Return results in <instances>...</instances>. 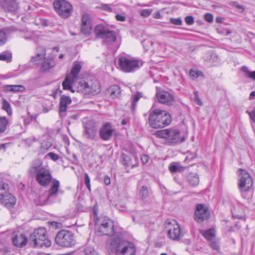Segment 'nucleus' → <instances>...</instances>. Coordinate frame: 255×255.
Listing matches in <instances>:
<instances>
[{
  "mask_svg": "<svg viewBox=\"0 0 255 255\" xmlns=\"http://www.w3.org/2000/svg\"><path fill=\"white\" fill-rule=\"evenodd\" d=\"M42 161L36 159L33 161L29 169L31 174H35L36 181L42 186H47L51 182L52 176L49 168L42 166Z\"/></svg>",
  "mask_w": 255,
  "mask_h": 255,
  "instance_id": "obj_1",
  "label": "nucleus"
},
{
  "mask_svg": "<svg viewBox=\"0 0 255 255\" xmlns=\"http://www.w3.org/2000/svg\"><path fill=\"white\" fill-rule=\"evenodd\" d=\"M108 247L115 251L116 255H134L135 247L132 243L124 240L121 236L117 238H113Z\"/></svg>",
  "mask_w": 255,
  "mask_h": 255,
  "instance_id": "obj_2",
  "label": "nucleus"
},
{
  "mask_svg": "<svg viewBox=\"0 0 255 255\" xmlns=\"http://www.w3.org/2000/svg\"><path fill=\"white\" fill-rule=\"evenodd\" d=\"M171 122V117L166 111L155 109L152 111L148 117V123L154 128H162L169 125Z\"/></svg>",
  "mask_w": 255,
  "mask_h": 255,
  "instance_id": "obj_3",
  "label": "nucleus"
},
{
  "mask_svg": "<svg viewBox=\"0 0 255 255\" xmlns=\"http://www.w3.org/2000/svg\"><path fill=\"white\" fill-rule=\"evenodd\" d=\"M98 232L103 236H110V239L107 241V246L113 241V238H117L121 236L115 230L113 221L110 218L104 217L100 219L96 223Z\"/></svg>",
  "mask_w": 255,
  "mask_h": 255,
  "instance_id": "obj_4",
  "label": "nucleus"
},
{
  "mask_svg": "<svg viewBox=\"0 0 255 255\" xmlns=\"http://www.w3.org/2000/svg\"><path fill=\"white\" fill-rule=\"evenodd\" d=\"M30 243L35 248H48L51 242L47 236L45 228H39L34 231L29 238Z\"/></svg>",
  "mask_w": 255,
  "mask_h": 255,
  "instance_id": "obj_5",
  "label": "nucleus"
},
{
  "mask_svg": "<svg viewBox=\"0 0 255 255\" xmlns=\"http://www.w3.org/2000/svg\"><path fill=\"white\" fill-rule=\"evenodd\" d=\"M82 68L81 62L75 61L73 63V67L69 74H68L65 80L62 82V87L64 90H69L74 93L75 90L73 89L74 83L78 78V75Z\"/></svg>",
  "mask_w": 255,
  "mask_h": 255,
  "instance_id": "obj_6",
  "label": "nucleus"
},
{
  "mask_svg": "<svg viewBox=\"0 0 255 255\" xmlns=\"http://www.w3.org/2000/svg\"><path fill=\"white\" fill-rule=\"evenodd\" d=\"M165 225V229L167 231V236L171 240H179L186 233L184 230L180 228L179 225L174 220H167Z\"/></svg>",
  "mask_w": 255,
  "mask_h": 255,
  "instance_id": "obj_7",
  "label": "nucleus"
},
{
  "mask_svg": "<svg viewBox=\"0 0 255 255\" xmlns=\"http://www.w3.org/2000/svg\"><path fill=\"white\" fill-rule=\"evenodd\" d=\"M77 91L84 94L96 95L101 91L100 83L95 78L87 82H80L77 88Z\"/></svg>",
  "mask_w": 255,
  "mask_h": 255,
  "instance_id": "obj_8",
  "label": "nucleus"
},
{
  "mask_svg": "<svg viewBox=\"0 0 255 255\" xmlns=\"http://www.w3.org/2000/svg\"><path fill=\"white\" fill-rule=\"evenodd\" d=\"M154 135L158 137L164 138L169 144L178 143L180 140L179 130L174 128H167L155 132Z\"/></svg>",
  "mask_w": 255,
  "mask_h": 255,
  "instance_id": "obj_9",
  "label": "nucleus"
},
{
  "mask_svg": "<svg viewBox=\"0 0 255 255\" xmlns=\"http://www.w3.org/2000/svg\"><path fill=\"white\" fill-rule=\"evenodd\" d=\"M118 64L121 69L125 72H132L142 65V62L133 58H128L120 56L118 59Z\"/></svg>",
  "mask_w": 255,
  "mask_h": 255,
  "instance_id": "obj_10",
  "label": "nucleus"
},
{
  "mask_svg": "<svg viewBox=\"0 0 255 255\" xmlns=\"http://www.w3.org/2000/svg\"><path fill=\"white\" fill-rule=\"evenodd\" d=\"M56 243L61 247H71L75 245L73 234L66 230H61L58 232L55 237Z\"/></svg>",
  "mask_w": 255,
  "mask_h": 255,
  "instance_id": "obj_11",
  "label": "nucleus"
},
{
  "mask_svg": "<svg viewBox=\"0 0 255 255\" xmlns=\"http://www.w3.org/2000/svg\"><path fill=\"white\" fill-rule=\"evenodd\" d=\"M96 36L103 39L104 41L110 44L115 42L117 38L116 32L109 29L102 24L97 25L94 29Z\"/></svg>",
  "mask_w": 255,
  "mask_h": 255,
  "instance_id": "obj_12",
  "label": "nucleus"
},
{
  "mask_svg": "<svg viewBox=\"0 0 255 255\" xmlns=\"http://www.w3.org/2000/svg\"><path fill=\"white\" fill-rule=\"evenodd\" d=\"M239 172L240 176L238 183L239 187L242 192H247L253 186V178L250 174L245 170L240 169Z\"/></svg>",
  "mask_w": 255,
  "mask_h": 255,
  "instance_id": "obj_13",
  "label": "nucleus"
},
{
  "mask_svg": "<svg viewBox=\"0 0 255 255\" xmlns=\"http://www.w3.org/2000/svg\"><path fill=\"white\" fill-rule=\"evenodd\" d=\"M53 6L56 12L62 18H68L71 13L72 6L65 0H57L53 3Z\"/></svg>",
  "mask_w": 255,
  "mask_h": 255,
  "instance_id": "obj_14",
  "label": "nucleus"
},
{
  "mask_svg": "<svg viewBox=\"0 0 255 255\" xmlns=\"http://www.w3.org/2000/svg\"><path fill=\"white\" fill-rule=\"evenodd\" d=\"M210 217V212L207 208L203 204H198L196 206V209L194 214V219L198 223L208 220Z\"/></svg>",
  "mask_w": 255,
  "mask_h": 255,
  "instance_id": "obj_15",
  "label": "nucleus"
},
{
  "mask_svg": "<svg viewBox=\"0 0 255 255\" xmlns=\"http://www.w3.org/2000/svg\"><path fill=\"white\" fill-rule=\"evenodd\" d=\"M84 135L88 139H93L95 138L97 127L93 121H89L84 124Z\"/></svg>",
  "mask_w": 255,
  "mask_h": 255,
  "instance_id": "obj_16",
  "label": "nucleus"
},
{
  "mask_svg": "<svg viewBox=\"0 0 255 255\" xmlns=\"http://www.w3.org/2000/svg\"><path fill=\"white\" fill-rule=\"evenodd\" d=\"M0 202L7 208L14 207L16 203L15 198L9 193H0Z\"/></svg>",
  "mask_w": 255,
  "mask_h": 255,
  "instance_id": "obj_17",
  "label": "nucleus"
},
{
  "mask_svg": "<svg viewBox=\"0 0 255 255\" xmlns=\"http://www.w3.org/2000/svg\"><path fill=\"white\" fill-rule=\"evenodd\" d=\"M156 97L159 102L166 105H171L174 102L172 95L166 91H163L157 93Z\"/></svg>",
  "mask_w": 255,
  "mask_h": 255,
  "instance_id": "obj_18",
  "label": "nucleus"
},
{
  "mask_svg": "<svg viewBox=\"0 0 255 255\" xmlns=\"http://www.w3.org/2000/svg\"><path fill=\"white\" fill-rule=\"evenodd\" d=\"M92 23L90 15L87 13L83 14L81 19V30L86 35L89 34L92 30Z\"/></svg>",
  "mask_w": 255,
  "mask_h": 255,
  "instance_id": "obj_19",
  "label": "nucleus"
},
{
  "mask_svg": "<svg viewBox=\"0 0 255 255\" xmlns=\"http://www.w3.org/2000/svg\"><path fill=\"white\" fill-rule=\"evenodd\" d=\"M45 55V48L42 46H38L36 49L35 55L31 57L30 61L34 64H40L44 60Z\"/></svg>",
  "mask_w": 255,
  "mask_h": 255,
  "instance_id": "obj_20",
  "label": "nucleus"
},
{
  "mask_svg": "<svg viewBox=\"0 0 255 255\" xmlns=\"http://www.w3.org/2000/svg\"><path fill=\"white\" fill-rule=\"evenodd\" d=\"M72 102L71 99L69 96L62 95L60 98L59 112V116L63 118L66 115V112L67 110V106Z\"/></svg>",
  "mask_w": 255,
  "mask_h": 255,
  "instance_id": "obj_21",
  "label": "nucleus"
},
{
  "mask_svg": "<svg viewBox=\"0 0 255 255\" xmlns=\"http://www.w3.org/2000/svg\"><path fill=\"white\" fill-rule=\"evenodd\" d=\"M114 130L110 123L104 124L100 130V135L104 140H108L111 138Z\"/></svg>",
  "mask_w": 255,
  "mask_h": 255,
  "instance_id": "obj_22",
  "label": "nucleus"
},
{
  "mask_svg": "<svg viewBox=\"0 0 255 255\" xmlns=\"http://www.w3.org/2000/svg\"><path fill=\"white\" fill-rule=\"evenodd\" d=\"M12 241L14 246L21 248L26 244L27 239L24 234L14 233L12 237Z\"/></svg>",
  "mask_w": 255,
  "mask_h": 255,
  "instance_id": "obj_23",
  "label": "nucleus"
},
{
  "mask_svg": "<svg viewBox=\"0 0 255 255\" xmlns=\"http://www.w3.org/2000/svg\"><path fill=\"white\" fill-rule=\"evenodd\" d=\"M0 5L5 11H14L18 8V4L14 0H4Z\"/></svg>",
  "mask_w": 255,
  "mask_h": 255,
  "instance_id": "obj_24",
  "label": "nucleus"
},
{
  "mask_svg": "<svg viewBox=\"0 0 255 255\" xmlns=\"http://www.w3.org/2000/svg\"><path fill=\"white\" fill-rule=\"evenodd\" d=\"M60 186L59 181L57 180H53L52 182V185L48 190V195L47 199H49L51 197L55 196L59 190Z\"/></svg>",
  "mask_w": 255,
  "mask_h": 255,
  "instance_id": "obj_25",
  "label": "nucleus"
},
{
  "mask_svg": "<svg viewBox=\"0 0 255 255\" xmlns=\"http://www.w3.org/2000/svg\"><path fill=\"white\" fill-rule=\"evenodd\" d=\"M3 89L6 92H22L25 90L24 87L20 85H6L3 86Z\"/></svg>",
  "mask_w": 255,
  "mask_h": 255,
  "instance_id": "obj_26",
  "label": "nucleus"
},
{
  "mask_svg": "<svg viewBox=\"0 0 255 255\" xmlns=\"http://www.w3.org/2000/svg\"><path fill=\"white\" fill-rule=\"evenodd\" d=\"M108 92L113 98H115L120 95L121 90L118 85H113L109 88Z\"/></svg>",
  "mask_w": 255,
  "mask_h": 255,
  "instance_id": "obj_27",
  "label": "nucleus"
},
{
  "mask_svg": "<svg viewBox=\"0 0 255 255\" xmlns=\"http://www.w3.org/2000/svg\"><path fill=\"white\" fill-rule=\"evenodd\" d=\"M204 237L209 242L213 241L215 238L216 231L214 228L207 230L203 234Z\"/></svg>",
  "mask_w": 255,
  "mask_h": 255,
  "instance_id": "obj_28",
  "label": "nucleus"
},
{
  "mask_svg": "<svg viewBox=\"0 0 255 255\" xmlns=\"http://www.w3.org/2000/svg\"><path fill=\"white\" fill-rule=\"evenodd\" d=\"M43 61H44V62L42 63L41 66V69L43 71L48 70L54 66V63L53 61L51 59H46L44 57V59Z\"/></svg>",
  "mask_w": 255,
  "mask_h": 255,
  "instance_id": "obj_29",
  "label": "nucleus"
},
{
  "mask_svg": "<svg viewBox=\"0 0 255 255\" xmlns=\"http://www.w3.org/2000/svg\"><path fill=\"white\" fill-rule=\"evenodd\" d=\"M184 168L178 163L172 162L169 166V169L171 172L175 173L180 172L183 170Z\"/></svg>",
  "mask_w": 255,
  "mask_h": 255,
  "instance_id": "obj_30",
  "label": "nucleus"
},
{
  "mask_svg": "<svg viewBox=\"0 0 255 255\" xmlns=\"http://www.w3.org/2000/svg\"><path fill=\"white\" fill-rule=\"evenodd\" d=\"M139 195L142 200L147 199L149 195L148 189L146 186H142L139 190Z\"/></svg>",
  "mask_w": 255,
  "mask_h": 255,
  "instance_id": "obj_31",
  "label": "nucleus"
},
{
  "mask_svg": "<svg viewBox=\"0 0 255 255\" xmlns=\"http://www.w3.org/2000/svg\"><path fill=\"white\" fill-rule=\"evenodd\" d=\"M241 70L244 72L246 77L255 81V71H250L246 66H243Z\"/></svg>",
  "mask_w": 255,
  "mask_h": 255,
  "instance_id": "obj_32",
  "label": "nucleus"
},
{
  "mask_svg": "<svg viewBox=\"0 0 255 255\" xmlns=\"http://www.w3.org/2000/svg\"><path fill=\"white\" fill-rule=\"evenodd\" d=\"M2 108L3 110L7 112L8 115L11 116L12 115V112L10 104L7 100L3 99Z\"/></svg>",
  "mask_w": 255,
  "mask_h": 255,
  "instance_id": "obj_33",
  "label": "nucleus"
},
{
  "mask_svg": "<svg viewBox=\"0 0 255 255\" xmlns=\"http://www.w3.org/2000/svg\"><path fill=\"white\" fill-rule=\"evenodd\" d=\"M11 57L10 53L4 52L0 54V60L9 62L11 61Z\"/></svg>",
  "mask_w": 255,
  "mask_h": 255,
  "instance_id": "obj_34",
  "label": "nucleus"
},
{
  "mask_svg": "<svg viewBox=\"0 0 255 255\" xmlns=\"http://www.w3.org/2000/svg\"><path fill=\"white\" fill-rule=\"evenodd\" d=\"M7 124V120L5 117L0 118V133L4 131Z\"/></svg>",
  "mask_w": 255,
  "mask_h": 255,
  "instance_id": "obj_35",
  "label": "nucleus"
},
{
  "mask_svg": "<svg viewBox=\"0 0 255 255\" xmlns=\"http://www.w3.org/2000/svg\"><path fill=\"white\" fill-rule=\"evenodd\" d=\"M123 163L127 166H131V167H134V164L131 163L130 158L127 155H123Z\"/></svg>",
  "mask_w": 255,
  "mask_h": 255,
  "instance_id": "obj_36",
  "label": "nucleus"
},
{
  "mask_svg": "<svg viewBox=\"0 0 255 255\" xmlns=\"http://www.w3.org/2000/svg\"><path fill=\"white\" fill-rule=\"evenodd\" d=\"M199 77H204L203 72L197 69H192V79H196Z\"/></svg>",
  "mask_w": 255,
  "mask_h": 255,
  "instance_id": "obj_37",
  "label": "nucleus"
},
{
  "mask_svg": "<svg viewBox=\"0 0 255 255\" xmlns=\"http://www.w3.org/2000/svg\"><path fill=\"white\" fill-rule=\"evenodd\" d=\"M7 38L5 32L0 29V46L3 45L6 41Z\"/></svg>",
  "mask_w": 255,
  "mask_h": 255,
  "instance_id": "obj_38",
  "label": "nucleus"
},
{
  "mask_svg": "<svg viewBox=\"0 0 255 255\" xmlns=\"http://www.w3.org/2000/svg\"><path fill=\"white\" fill-rule=\"evenodd\" d=\"M141 94L139 93H137L133 97L132 101V107L134 109L136 107V103L141 98Z\"/></svg>",
  "mask_w": 255,
  "mask_h": 255,
  "instance_id": "obj_39",
  "label": "nucleus"
},
{
  "mask_svg": "<svg viewBox=\"0 0 255 255\" xmlns=\"http://www.w3.org/2000/svg\"><path fill=\"white\" fill-rule=\"evenodd\" d=\"M85 255H98L95 250L90 247H87L85 249Z\"/></svg>",
  "mask_w": 255,
  "mask_h": 255,
  "instance_id": "obj_40",
  "label": "nucleus"
},
{
  "mask_svg": "<svg viewBox=\"0 0 255 255\" xmlns=\"http://www.w3.org/2000/svg\"><path fill=\"white\" fill-rule=\"evenodd\" d=\"M194 101L195 103L197 104L198 106H201L203 105V102H202L201 100L200 99L198 92L196 91L194 92Z\"/></svg>",
  "mask_w": 255,
  "mask_h": 255,
  "instance_id": "obj_41",
  "label": "nucleus"
},
{
  "mask_svg": "<svg viewBox=\"0 0 255 255\" xmlns=\"http://www.w3.org/2000/svg\"><path fill=\"white\" fill-rule=\"evenodd\" d=\"M170 22L174 24V25H181L182 23V20L181 19V18L180 17H178V18H171L170 19Z\"/></svg>",
  "mask_w": 255,
  "mask_h": 255,
  "instance_id": "obj_42",
  "label": "nucleus"
},
{
  "mask_svg": "<svg viewBox=\"0 0 255 255\" xmlns=\"http://www.w3.org/2000/svg\"><path fill=\"white\" fill-rule=\"evenodd\" d=\"M199 176L197 174H194L192 176V186H196L199 183Z\"/></svg>",
  "mask_w": 255,
  "mask_h": 255,
  "instance_id": "obj_43",
  "label": "nucleus"
},
{
  "mask_svg": "<svg viewBox=\"0 0 255 255\" xmlns=\"http://www.w3.org/2000/svg\"><path fill=\"white\" fill-rule=\"evenodd\" d=\"M85 183L89 191H91L90 179L87 173L85 174Z\"/></svg>",
  "mask_w": 255,
  "mask_h": 255,
  "instance_id": "obj_44",
  "label": "nucleus"
},
{
  "mask_svg": "<svg viewBox=\"0 0 255 255\" xmlns=\"http://www.w3.org/2000/svg\"><path fill=\"white\" fill-rule=\"evenodd\" d=\"M204 18L207 22L211 23L213 20V15L210 13H206L204 15Z\"/></svg>",
  "mask_w": 255,
  "mask_h": 255,
  "instance_id": "obj_45",
  "label": "nucleus"
},
{
  "mask_svg": "<svg viewBox=\"0 0 255 255\" xmlns=\"http://www.w3.org/2000/svg\"><path fill=\"white\" fill-rule=\"evenodd\" d=\"M151 12V10L150 9H142L140 11V14L143 17L148 16Z\"/></svg>",
  "mask_w": 255,
  "mask_h": 255,
  "instance_id": "obj_46",
  "label": "nucleus"
},
{
  "mask_svg": "<svg viewBox=\"0 0 255 255\" xmlns=\"http://www.w3.org/2000/svg\"><path fill=\"white\" fill-rule=\"evenodd\" d=\"M47 156H49L50 157V158L53 160V161H57L59 159V156L57 154L53 153V152H49L47 154Z\"/></svg>",
  "mask_w": 255,
  "mask_h": 255,
  "instance_id": "obj_47",
  "label": "nucleus"
},
{
  "mask_svg": "<svg viewBox=\"0 0 255 255\" xmlns=\"http://www.w3.org/2000/svg\"><path fill=\"white\" fill-rule=\"evenodd\" d=\"M210 246L214 250L219 251V247L218 244L216 242H210Z\"/></svg>",
  "mask_w": 255,
  "mask_h": 255,
  "instance_id": "obj_48",
  "label": "nucleus"
},
{
  "mask_svg": "<svg viewBox=\"0 0 255 255\" xmlns=\"http://www.w3.org/2000/svg\"><path fill=\"white\" fill-rule=\"evenodd\" d=\"M101 8L106 11L110 12L112 11V8L108 4H103L101 6Z\"/></svg>",
  "mask_w": 255,
  "mask_h": 255,
  "instance_id": "obj_49",
  "label": "nucleus"
},
{
  "mask_svg": "<svg viewBox=\"0 0 255 255\" xmlns=\"http://www.w3.org/2000/svg\"><path fill=\"white\" fill-rule=\"evenodd\" d=\"M8 188V185L3 182L0 183V191H4Z\"/></svg>",
  "mask_w": 255,
  "mask_h": 255,
  "instance_id": "obj_50",
  "label": "nucleus"
},
{
  "mask_svg": "<svg viewBox=\"0 0 255 255\" xmlns=\"http://www.w3.org/2000/svg\"><path fill=\"white\" fill-rule=\"evenodd\" d=\"M149 158L148 156L146 155L143 154L141 156V160L142 162L144 164L146 163L148 161Z\"/></svg>",
  "mask_w": 255,
  "mask_h": 255,
  "instance_id": "obj_51",
  "label": "nucleus"
},
{
  "mask_svg": "<svg viewBox=\"0 0 255 255\" xmlns=\"http://www.w3.org/2000/svg\"><path fill=\"white\" fill-rule=\"evenodd\" d=\"M116 18L117 20L120 21H124L126 19L125 17L121 14H117L116 15Z\"/></svg>",
  "mask_w": 255,
  "mask_h": 255,
  "instance_id": "obj_52",
  "label": "nucleus"
},
{
  "mask_svg": "<svg viewBox=\"0 0 255 255\" xmlns=\"http://www.w3.org/2000/svg\"><path fill=\"white\" fill-rule=\"evenodd\" d=\"M104 182L105 185H109L111 183L110 178L108 176H105L104 178Z\"/></svg>",
  "mask_w": 255,
  "mask_h": 255,
  "instance_id": "obj_53",
  "label": "nucleus"
},
{
  "mask_svg": "<svg viewBox=\"0 0 255 255\" xmlns=\"http://www.w3.org/2000/svg\"><path fill=\"white\" fill-rule=\"evenodd\" d=\"M248 113L250 116L251 119L254 123H255V109L253 111Z\"/></svg>",
  "mask_w": 255,
  "mask_h": 255,
  "instance_id": "obj_54",
  "label": "nucleus"
},
{
  "mask_svg": "<svg viewBox=\"0 0 255 255\" xmlns=\"http://www.w3.org/2000/svg\"><path fill=\"white\" fill-rule=\"evenodd\" d=\"M185 20L188 25L191 24V16H187L185 17Z\"/></svg>",
  "mask_w": 255,
  "mask_h": 255,
  "instance_id": "obj_55",
  "label": "nucleus"
},
{
  "mask_svg": "<svg viewBox=\"0 0 255 255\" xmlns=\"http://www.w3.org/2000/svg\"><path fill=\"white\" fill-rule=\"evenodd\" d=\"M153 18L158 19L161 18V15L159 12H156L153 14Z\"/></svg>",
  "mask_w": 255,
  "mask_h": 255,
  "instance_id": "obj_56",
  "label": "nucleus"
},
{
  "mask_svg": "<svg viewBox=\"0 0 255 255\" xmlns=\"http://www.w3.org/2000/svg\"><path fill=\"white\" fill-rule=\"evenodd\" d=\"M224 18L222 17L218 16L216 18V21L217 23H222L223 21Z\"/></svg>",
  "mask_w": 255,
  "mask_h": 255,
  "instance_id": "obj_57",
  "label": "nucleus"
},
{
  "mask_svg": "<svg viewBox=\"0 0 255 255\" xmlns=\"http://www.w3.org/2000/svg\"><path fill=\"white\" fill-rule=\"evenodd\" d=\"M7 144V143L2 144L1 145H0V150H2L3 151H4L6 148V146Z\"/></svg>",
  "mask_w": 255,
  "mask_h": 255,
  "instance_id": "obj_58",
  "label": "nucleus"
},
{
  "mask_svg": "<svg viewBox=\"0 0 255 255\" xmlns=\"http://www.w3.org/2000/svg\"><path fill=\"white\" fill-rule=\"evenodd\" d=\"M255 98V92L253 91V92H252L250 94V99L253 100Z\"/></svg>",
  "mask_w": 255,
  "mask_h": 255,
  "instance_id": "obj_59",
  "label": "nucleus"
},
{
  "mask_svg": "<svg viewBox=\"0 0 255 255\" xmlns=\"http://www.w3.org/2000/svg\"><path fill=\"white\" fill-rule=\"evenodd\" d=\"M128 122H129V121L128 119H123L122 121V124L123 125H126L128 123Z\"/></svg>",
  "mask_w": 255,
  "mask_h": 255,
  "instance_id": "obj_60",
  "label": "nucleus"
},
{
  "mask_svg": "<svg viewBox=\"0 0 255 255\" xmlns=\"http://www.w3.org/2000/svg\"><path fill=\"white\" fill-rule=\"evenodd\" d=\"M45 200H44L40 203H36L39 205L42 206L45 204Z\"/></svg>",
  "mask_w": 255,
  "mask_h": 255,
  "instance_id": "obj_61",
  "label": "nucleus"
},
{
  "mask_svg": "<svg viewBox=\"0 0 255 255\" xmlns=\"http://www.w3.org/2000/svg\"><path fill=\"white\" fill-rule=\"evenodd\" d=\"M231 31L230 30H227L226 31V35H229L231 33Z\"/></svg>",
  "mask_w": 255,
  "mask_h": 255,
  "instance_id": "obj_62",
  "label": "nucleus"
},
{
  "mask_svg": "<svg viewBox=\"0 0 255 255\" xmlns=\"http://www.w3.org/2000/svg\"><path fill=\"white\" fill-rule=\"evenodd\" d=\"M237 7H238L239 9H243V6H242V5H238V6H237Z\"/></svg>",
  "mask_w": 255,
  "mask_h": 255,
  "instance_id": "obj_63",
  "label": "nucleus"
},
{
  "mask_svg": "<svg viewBox=\"0 0 255 255\" xmlns=\"http://www.w3.org/2000/svg\"><path fill=\"white\" fill-rule=\"evenodd\" d=\"M63 57H64V55H63V54H60V55H59V58H60V59H62V58H63Z\"/></svg>",
  "mask_w": 255,
  "mask_h": 255,
  "instance_id": "obj_64",
  "label": "nucleus"
}]
</instances>
